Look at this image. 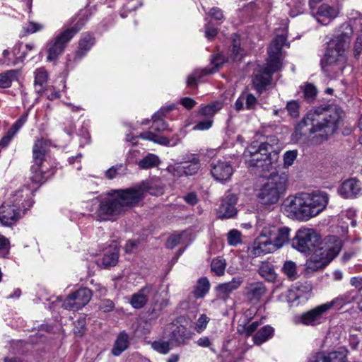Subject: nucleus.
I'll list each match as a JSON object with an SVG mask.
<instances>
[{
	"label": "nucleus",
	"instance_id": "obj_41",
	"mask_svg": "<svg viewBox=\"0 0 362 362\" xmlns=\"http://www.w3.org/2000/svg\"><path fill=\"white\" fill-rule=\"evenodd\" d=\"M48 79V74L46 69L40 67L35 71V85L42 87L47 83Z\"/></svg>",
	"mask_w": 362,
	"mask_h": 362
},
{
	"label": "nucleus",
	"instance_id": "obj_15",
	"mask_svg": "<svg viewBox=\"0 0 362 362\" xmlns=\"http://www.w3.org/2000/svg\"><path fill=\"white\" fill-rule=\"evenodd\" d=\"M92 292L87 288H83L70 294L63 302L62 306L66 310H78L90 300Z\"/></svg>",
	"mask_w": 362,
	"mask_h": 362
},
{
	"label": "nucleus",
	"instance_id": "obj_58",
	"mask_svg": "<svg viewBox=\"0 0 362 362\" xmlns=\"http://www.w3.org/2000/svg\"><path fill=\"white\" fill-rule=\"evenodd\" d=\"M225 59L224 57L220 54H217L214 56L211 59V64L214 66L215 69H209L207 68L209 70L213 71V73L218 70L219 67L224 63Z\"/></svg>",
	"mask_w": 362,
	"mask_h": 362
},
{
	"label": "nucleus",
	"instance_id": "obj_35",
	"mask_svg": "<svg viewBox=\"0 0 362 362\" xmlns=\"http://www.w3.org/2000/svg\"><path fill=\"white\" fill-rule=\"evenodd\" d=\"M223 107V105L220 102H214L208 105L201 107L199 110V115L202 116H206L208 117H212L214 115L218 112Z\"/></svg>",
	"mask_w": 362,
	"mask_h": 362
},
{
	"label": "nucleus",
	"instance_id": "obj_28",
	"mask_svg": "<svg viewBox=\"0 0 362 362\" xmlns=\"http://www.w3.org/2000/svg\"><path fill=\"white\" fill-rule=\"evenodd\" d=\"M173 110V107H168L165 109H161L157 113H155L152 117L153 123L151 128L156 132H164L168 129V124L163 120L161 115L165 110L166 112H170Z\"/></svg>",
	"mask_w": 362,
	"mask_h": 362
},
{
	"label": "nucleus",
	"instance_id": "obj_31",
	"mask_svg": "<svg viewBox=\"0 0 362 362\" xmlns=\"http://www.w3.org/2000/svg\"><path fill=\"white\" fill-rule=\"evenodd\" d=\"M354 299L355 298L352 295L351 292H346L334 298L331 301L325 303V304L329 310H331L334 307H338L340 308L342 306L353 302Z\"/></svg>",
	"mask_w": 362,
	"mask_h": 362
},
{
	"label": "nucleus",
	"instance_id": "obj_42",
	"mask_svg": "<svg viewBox=\"0 0 362 362\" xmlns=\"http://www.w3.org/2000/svg\"><path fill=\"white\" fill-rule=\"evenodd\" d=\"M283 272L291 280L296 279V264L293 261H286L283 266Z\"/></svg>",
	"mask_w": 362,
	"mask_h": 362
},
{
	"label": "nucleus",
	"instance_id": "obj_16",
	"mask_svg": "<svg viewBox=\"0 0 362 362\" xmlns=\"http://www.w3.org/2000/svg\"><path fill=\"white\" fill-rule=\"evenodd\" d=\"M327 305L322 303L314 308L302 313L298 317V322L306 326H316L325 322V315L329 311Z\"/></svg>",
	"mask_w": 362,
	"mask_h": 362
},
{
	"label": "nucleus",
	"instance_id": "obj_9",
	"mask_svg": "<svg viewBox=\"0 0 362 362\" xmlns=\"http://www.w3.org/2000/svg\"><path fill=\"white\" fill-rule=\"evenodd\" d=\"M28 196L26 189L25 197ZM23 189H19L7 199L0 206V221L4 226L15 223L21 217L23 209L25 207Z\"/></svg>",
	"mask_w": 362,
	"mask_h": 362
},
{
	"label": "nucleus",
	"instance_id": "obj_50",
	"mask_svg": "<svg viewBox=\"0 0 362 362\" xmlns=\"http://www.w3.org/2000/svg\"><path fill=\"white\" fill-rule=\"evenodd\" d=\"M10 251V241L3 235L0 234V252L2 257L6 258L8 257Z\"/></svg>",
	"mask_w": 362,
	"mask_h": 362
},
{
	"label": "nucleus",
	"instance_id": "obj_56",
	"mask_svg": "<svg viewBox=\"0 0 362 362\" xmlns=\"http://www.w3.org/2000/svg\"><path fill=\"white\" fill-rule=\"evenodd\" d=\"M115 308V303L110 299H104L100 301L99 309L104 313H108L113 310Z\"/></svg>",
	"mask_w": 362,
	"mask_h": 362
},
{
	"label": "nucleus",
	"instance_id": "obj_55",
	"mask_svg": "<svg viewBox=\"0 0 362 362\" xmlns=\"http://www.w3.org/2000/svg\"><path fill=\"white\" fill-rule=\"evenodd\" d=\"M183 235L184 234H178L170 236L166 242V247L169 249L174 248L181 243V239Z\"/></svg>",
	"mask_w": 362,
	"mask_h": 362
},
{
	"label": "nucleus",
	"instance_id": "obj_21",
	"mask_svg": "<svg viewBox=\"0 0 362 362\" xmlns=\"http://www.w3.org/2000/svg\"><path fill=\"white\" fill-rule=\"evenodd\" d=\"M361 182L356 178H350L342 182L339 194L345 199H353L361 194Z\"/></svg>",
	"mask_w": 362,
	"mask_h": 362
},
{
	"label": "nucleus",
	"instance_id": "obj_62",
	"mask_svg": "<svg viewBox=\"0 0 362 362\" xmlns=\"http://www.w3.org/2000/svg\"><path fill=\"white\" fill-rule=\"evenodd\" d=\"M14 136V132L9 130L6 134L1 139L0 146L5 148L6 147Z\"/></svg>",
	"mask_w": 362,
	"mask_h": 362
},
{
	"label": "nucleus",
	"instance_id": "obj_64",
	"mask_svg": "<svg viewBox=\"0 0 362 362\" xmlns=\"http://www.w3.org/2000/svg\"><path fill=\"white\" fill-rule=\"evenodd\" d=\"M180 103L185 108L190 110L195 105L196 102L192 98L186 97L180 100Z\"/></svg>",
	"mask_w": 362,
	"mask_h": 362
},
{
	"label": "nucleus",
	"instance_id": "obj_32",
	"mask_svg": "<svg viewBox=\"0 0 362 362\" xmlns=\"http://www.w3.org/2000/svg\"><path fill=\"white\" fill-rule=\"evenodd\" d=\"M258 273L268 281H273L276 279V273L273 265L270 262H262L259 267Z\"/></svg>",
	"mask_w": 362,
	"mask_h": 362
},
{
	"label": "nucleus",
	"instance_id": "obj_3",
	"mask_svg": "<svg viewBox=\"0 0 362 362\" xmlns=\"http://www.w3.org/2000/svg\"><path fill=\"white\" fill-rule=\"evenodd\" d=\"M329 202L328 194L322 191L299 192L284 202L285 209L296 219L308 221L321 213Z\"/></svg>",
	"mask_w": 362,
	"mask_h": 362
},
{
	"label": "nucleus",
	"instance_id": "obj_24",
	"mask_svg": "<svg viewBox=\"0 0 362 362\" xmlns=\"http://www.w3.org/2000/svg\"><path fill=\"white\" fill-rule=\"evenodd\" d=\"M169 336L171 344L177 346L185 344L190 339V332L183 325H173Z\"/></svg>",
	"mask_w": 362,
	"mask_h": 362
},
{
	"label": "nucleus",
	"instance_id": "obj_14",
	"mask_svg": "<svg viewBox=\"0 0 362 362\" xmlns=\"http://www.w3.org/2000/svg\"><path fill=\"white\" fill-rule=\"evenodd\" d=\"M284 35H277L272 42L268 49V64L273 71H279L281 67V54L284 45H288Z\"/></svg>",
	"mask_w": 362,
	"mask_h": 362
},
{
	"label": "nucleus",
	"instance_id": "obj_49",
	"mask_svg": "<svg viewBox=\"0 0 362 362\" xmlns=\"http://www.w3.org/2000/svg\"><path fill=\"white\" fill-rule=\"evenodd\" d=\"M298 151L296 150L288 151L284 155V165L286 168L293 165L296 159Z\"/></svg>",
	"mask_w": 362,
	"mask_h": 362
},
{
	"label": "nucleus",
	"instance_id": "obj_20",
	"mask_svg": "<svg viewBox=\"0 0 362 362\" xmlns=\"http://www.w3.org/2000/svg\"><path fill=\"white\" fill-rule=\"evenodd\" d=\"M243 283V278L235 276L231 281L218 284L216 287V296L218 299L226 301L230 295L234 291L238 289Z\"/></svg>",
	"mask_w": 362,
	"mask_h": 362
},
{
	"label": "nucleus",
	"instance_id": "obj_29",
	"mask_svg": "<svg viewBox=\"0 0 362 362\" xmlns=\"http://www.w3.org/2000/svg\"><path fill=\"white\" fill-rule=\"evenodd\" d=\"M274 329L269 325H266L259 329L253 336V341L256 345H261L272 337Z\"/></svg>",
	"mask_w": 362,
	"mask_h": 362
},
{
	"label": "nucleus",
	"instance_id": "obj_12",
	"mask_svg": "<svg viewBox=\"0 0 362 362\" xmlns=\"http://www.w3.org/2000/svg\"><path fill=\"white\" fill-rule=\"evenodd\" d=\"M82 24L76 23L74 26L68 28L59 34L47 45V60L55 62L64 52L68 42L81 29Z\"/></svg>",
	"mask_w": 362,
	"mask_h": 362
},
{
	"label": "nucleus",
	"instance_id": "obj_51",
	"mask_svg": "<svg viewBox=\"0 0 362 362\" xmlns=\"http://www.w3.org/2000/svg\"><path fill=\"white\" fill-rule=\"evenodd\" d=\"M242 52L243 50L240 48L239 41L235 40L231 49V55L234 61H240L242 59L243 56Z\"/></svg>",
	"mask_w": 362,
	"mask_h": 362
},
{
	"label": "nucleus",
	"instance_id": "obj_17",
	"mask_svg": "<svg viewBox=\"0 0 362 362\" xmlns=\"http://www.w3.org/2000/svg\"><path fill=\"white\" fill-rule=\"evenodd\" d=\"M276 71H273L269 66L268 62L265 67L256 71L252 77V85L255 89L261 94L270 84L272 74Z\"/></svg>",
	"mask_w": 362,
	"mask_h": 362
},
{
	"label": "nucleus",
	"instance_id": "obj_53",
	"mask_svg": "<svg viewBox=\"0 0 362 362\" xmlns=\"http://www.w3.org/2000/svg\"><path fill=\"white\" fill-rule=\"evenodd\" d=\"M122 165H117L115 166L111 167L105 171V175L107 178L112 180L115 178L118 175L122 174Z\"/></svg>",
	"mask_w": 362,
	"mask_h": 362
},
{
	"label": "nucleus",
	"instance_id": "obj_63",
	"mask_svg": "<svg viewBox=\"0 0 362 362\" xmlns=\"http://www.w3.org/2000/svg\"><path fill=\"white\" fill-rule=\"evenodd\" d=\"M209 14L216 20L220 21L223 18V14L222 11L216 7L212 8Z\"/></svg>",
	"mask_w": 362,
	"mask_h": 362
},
{
	"label": "nucleus",
	"instance_id": "obj_59",
	"mask_svg": "<svg viewBox=\"0 0 362 362\" xmlns=\"http://www.w3.org/2000/svg\"><path fill=\"white\" fill-rule=\"evenodd\" d=\"M22 47L21 44H17L13 48V54L15 57V60L12 62L11 63L15 65L17 64L19 62H22L25 57V54L18 56V52Z\"/></svg>",
	"mask_w": 362,
	"mask_h": 362
},
{
	"label": "nucleus",
	"instance_id": "obj_40",
	"mask_svg": "<svg viewBox=\"0 0 362 362\" xmlns=\"http://www.w3.org/2000/svg\"><path fill=\"white\" fill-rule=\"evenodd\" d=\"M226 263L225 259L220 257L215 258L211 264V270L218 276H222L224 274Z\"/></svg>",
	"mask_w": 362,
	"mask_h": 362
},
{
	"label": "nucleus",
	"instance_id": "obj_46",
	"mask_svg": "<svg viewBox=\"0 0 362 362\" xmlns=\"http://www.w3.org/2000/svg\"><path fill=\"white\" fill-rule=\"evenodd\" d=\"M185 167L183 165V163H176L173 165H170L168 167L167 170L171 173L174 177H180L185 174Z\"/></svg>",
	"mask_w": 362,
	"mask_h": 362
},
{
	"label": "nucleus",
	"instance_id": "obj_6",
	"mask_svg": "<svg viewBox=\"0 0 362 362\" xmlns=\"http://www.w3.org/2000/svg\"><path fill=\"white\" fill-rule=\"evenodd\" d=\"M291 229L288 227H277L271 226L264 228L262 233L269 238L259 240L258 245L252 247L251 253L254 255H260L272 252L278 248L289 243Z\"/></svg>",
	"mask_w": 362,
	"mask_h": 362
},
{
	"label": "nucleus",
	"instance_id": "obj_19",
	"mask_svg": "<svg viewBox=\"0 0 362 362\" xmlns=\"http://www.w3.org/2000/svg\"><path fill=\"white\" fill-rule=\"evenodd\" d=\"M213 177L221 182L229 180L233 173V168L229 162L217 160L211 165Z\"/></svg>",
	"mask_w": 362,
	"mask_h": 362
},
{
	"label": "nucleus",
	"instance_id": "obj_33",
	"mask_svg": "<svg viewBox=\"0 0 362 362\" xmlns=\"http://www.w3.org/2000/svg\"><path fill=\"white\" fill-rule=\"evenodd\" d=\"M19 75V71L16 69L8 70L0 74V87L8 88L12 81L16 80Z\"/></svg>",
	"mask_w": 362,
	"mask_h": 362
},
{
	"label": "nucleus",
	"instance_id": "obj_47",
	"mask_svg": "<svg viewBox=\"0 0 362 362\" xmlns=\"http://www.w3.org/2000/svg\"><path fill=\"white\" fill-rule=\"evenodd\" d=\"M299 107L300 105L297 100H291L287 103L286 109L291 117H297L299 116Z\"/></svg>",
	"mask_w": 362,
	"mask_h": 362
},
{
	"label": "nucleus",
	"instance_id": "obj_44",
	"mask_svg": "<svg viewBox=\"0 0 362 362\" xmlns=\"http://www.w3.org/2000/svg\"><path fill=\"white\" fill-rule=\"evenodd\" d=\"M241 233L236 230H230L227 235L228 243L231 246H236L242 241Z\"/></svg>",
	"mask_w": 362,
	"mask_h": 362
},
{
	"label": "nucleus",
	"instance_id": "obj_25",
	"mask_svg": "<svg viewBox=\"0 0 362 362\" xmlns=\"http://www.w3.org/2000/svg\"><path fill=\"white\" fill-rule=\"evenodd\" d=\"M257 104V98L251 93H243L235 103V108L237 111L244 109L253 110Z\"/></svg>",
	"mask_w": 362,
	"mask_h": 362
},
{
	"label": "nucleus",
	"instance_id": "obj_60",
	"mask_svg": "<svg viewBox=\"0 0 362 362\" xmlns=\"http://www.w3.org/2000/svg\"><path fill=\"white\" fill-rule=\"evenodd\" d=\"M212 124H213V121L211 119H206V120L201 121V122H198L194 127L193 129L194 130H200V131L206 130V129H209L212 126Z\"/></svg>",
	"mask_w": 362,
	"mask_h": 362
},
{
	"label": "nucleus",
	"instance_id": "obj_38",
	"mask_svg": "<svg viewBox=\"0 0 362 362\" xmlns=\"http://www.w3.org/2000/svg\"><path fill=\"white\" fill-rule=\"evenodd\" d=\"M159 164V158L153 154H148L139 162V166L141 169H148L157 166Z\"/></svg>",
	"mask_w": 362,
	"mask_h": 362
},
{
	"label": "nucleus",
	"instance_id": "obj_1",
	"mask_svg": "<svg viewBox=\"0 0 362 362\" xmlns=\"http://www.w3.org/2000/svg\"><path fill=\"white\" fill-rule=\"evenodd\" d=\"M343 117V110L336 105L317 107L298 123L292 138L297 142L320 144L338 129Z\"/></svg>",
	"mask_w": 362,
	"mask_h": 362
},
{
	"label": "nucleus",
	"instance_id": "obj_36",
	"mask_svg": "<svg viewBox=\"0 0 362 362\" xmlns=\"http://www.w3.org/2000/svg\"><path fill=\"white\" fill-rule=\"evenodd\" d=\"M213 73V71L205 68L202 70H195L187 79V86L193 88L197 86L198 80L202 76Z\"/></svg>",
	"mask_w": 362,
	"mask_h": 362
},
{
	"label": "nucleus",
	"instance_id": "obj_13",
	"mask_svg": "<svg viewBox=\"0 0 362 362\" xmlns=\"http://www.w3.org/2000/svg\"><path fill=\"white\" fill-rule=\"evenodd\" d=\"M158 288L152 284H147L132 295L129 303L134 309L144 308L149 300L156 305L158 303Z\"/></svg>",
	"mask_w": 362,
	"mask_h": 362
},
{
	"label": "nucleus",
	"instance_id": "obj_8",
	"mask_svg": "<svg viewBox=\"0 0 362 362\" xmlns=\"http://www.w3.org/2000/svg\"><path fill=\"white\" fill-rule=\"evenodd\" d=\"M50 146V141L46 139H37L33 147V163L31 166L30 180L33 183L40 184L47 180L51 174L48 175L44 163Z\"/></svg>",
	"mask_w": 362,
	"mask_h": 362
},
{
	"label": "nucleus",
	"instance_id": "obj_34",
	"mask_svg": "<svg viewBox=\"0 0 362 362\" xmlns=\"http://www.w3.org/2000/svg\"><path fill=\"white\" fill-rule=\"evenodd\" d=\"M210 288L209 281L206 278H201L198 280L197 285L195 286L193 291L194 296L197 298L204 297L209 291Z\"/></svg>",
	"mask_w": 362,
	"mask_h": 362
},
{
	"label": "nucleus",
	"instance_id": "obj_26",
	"mask_svg": "<svg viewBox=\"0 0 362 362\" xmlns=\"http://www.w3.org/2000/svg\"><path fill=\"white\" fill-rule=\"evenodd\" d=\"M308 362H346V359L342 353L334 351L327 355L315 354L310 358Z\"/></svg>",
	"mask_w": 362,
	"mask_h": 362
},
{
	"label": "nucleus",
	"instance_id": "obj_48",
	"mask_svg": "<svg viewBox=\"0 0 362 362\" xmlns=\"http://www.w3.org/2000/svg\"><path fill=\"white\" fill-rule=\"evenodd\" d=\"M209 320H210V319L209 317H207L206 315L202 314L199 317V318L196 322V325H195L196 331L198 333H202L206 328Z\"/></svg>",
	"mask_w": 362,
	"mask_h": 362
},
{
	"label": "nucleus",
	"instance_id": "obj_22",
	"mask_svg": "<svg viewBox=\"0 0 362 362\" xmlns=\"http://www.w3.org/2000/svg\"><path fill=\"white\" fill-rule=\"evenodd\" d=\"M238 198L236 195L230 194L227 195L221 202L218 209V215L221 218H229L235 216L237 213L235 204Z\"/></svg>",
	"mask_w": 362,
	"mask_h": 362
},
{
	"label": "nucleus",
	"instance_id": "obj_37",
	"mask_svg": "<svg viewBox=\"0 0 362 362\" xmlns=\"http://www.w3.org/2000/svg\"><path fill=\"white\" fill-rule=\"evenodd\" d=\"M183 165L185 167V174L186 176L193 175L196 174L200 168L199 160L197 157H193L192 159L184 161Z\"/></svg>",
	"mask_w": 362,
	"mask_h": 362
},
{
	"label": "nucleus",
	"instance_id": "obj_52",
	"mask_svg": "<svg viewBox=\"0 0 362 362\" xmlns=\"http://www.w3.org/2000/svg\"><path fill=\"white\" fill-rule=\"evenodd\" d=\"M317 95V89L312 84L305 85L303 90V96L304 98L308 100H313Z\"/></svg>",
	"mask_w": 362,
	"mask_h": 362
},
{
	"label": "nucleus",
	"instance_id": "obj_61",
	"mask_svg": "<svg viewBox=\"0 0 362 362\" xmlns=\"http://www.w3.org/2000/svg\"><path fill=\"white\" fill-rule=\"evenodd\" d=\"M217 35V29L213 27L210 23L205 26V36L209 40H212Z\"/></svg>",
	"mask_w": 362,
	"mask_h": 362
},
{
	"label": "nucleus",
	"instance_id": "obj_18",
	"mask_svg": "<svg viewBox=\"0 0 362 362\" xmlns=\"http://www.w3.org/2000/svg\"><path fill=\"white\" fill-rule=\"evenodd\" d=\"M267 288L261 281L247 282L244 288L243 296L251 304L258 303L265 295Z\"/></svg>",
	"mask_w": 362,
	"mask_h": 362
},
{
	"label": "nucleus",
	"instance_id": "obj_7",
	"mask_svg": "<svg viewBox=\"0 0 362 362\" xmlns=\"http://www.w3.org/2000/svg\"><path fill=\"white\" fill-rule=\"evenodd\" d=\"M287 181L288 175L285 173L272 172L267 182L257 191V197L263 204L276 203L286 190Z\"/></svg>",
	"mask_w": 362,
	"mask_h": 362
},
{
	"label": "nucleus",
	"instance_id": "obj_39",
	"mask_svg": "<svg viewBox=\"0 0 362 362\" xmlns=\"http://www.w3.org/2000/svg\"><path fill=\"white\" fill-rule=\"evenodd\" d=\"M170 341H165L163 340L155 341L151 344V347L156 351L162 354H167L170 351Z\"/></svg>",
	"mask_w": 362,
	"mask_h": 362
},
{
	"label": "nucleus",
	"instance_id": "obj_30",
	"mask_svg": "<svg viewBox=\"0 0 362 362\" xmlns=\"http://www.w3.org/2000/svg\"><path fill=\"white\" fill-rule=\"evenodd\" d=\"M129 335L125 332L119 333L114 344L112 349V354L114 356H119L129 347Z\"/></svg>",
	"mask_w": 362,
	"mask_h": 362
},
{
	"label": "nucleus",
	"instance_id": "obj_45",
	"mask_svg": "<svg viewBox=\"0 0 362 362\" xmlns=\"http://www.w3.org/2000/svg\"><path fill=\"white\" fill-rule=\"evenodd\" d=\"M259 326V322L258 321H255L248 325H244L241 328H238V332L244 335L245 337H248L251 336Z\"/></svg>",
	"mask_w": 362,
	"mask_h": 362
},
{
	"label": "nucleus",
	"instance_id": "obj_2",
	"mask_svg": "<svg viewBox=\"0 0 362 362\" xmlns=\"http://www.w3.org/2000/svg\"><path fill=\"white\" fill-rule=\"evenodd\" d=\"M148 185L142 182L139 185L124 189H115L98 200V206L95 212L98 221H107L118 216L128 209L137 204L148 192L153 194Z\"/></svg>",
	"mask_w": 362,
	"mask_h": 362
},
{
	"label": "nucleus",
	"instance_id": "obj_4",
	"mask_svg": "<svg viewBox=\"0 0 362 362\" xmlns=\"http://www.w3.org/2000/svg\"><path fill=\"white\" fill-rule=\"evenodd\" d=\"M354 32L353 28L348 23H344L340 28V33L329 44L328 48L322 59V68L330 76L341 74L346 64V50L349 46L350 38Z\"/></svg>",
	"mask_w": 362,
	"mask_h": 362
},
{
	"label": "nucleus",
	"instance_id": "obj_23",
	"mask_svg": "<svg viewBox=\"0 0 362 362\" xmlns=\"http://www.w3.org/2000/svg\"><path fill=\"white\" fill-rule=\"evenodd\" d=\"M339 14L337 8L328 4H322L315 13L317 22L322 25H327L332 20L334 19Z\"/></svg>",
	"mask_w": 362,
	"mask_h": 362
},
{
	"label": "nucleus",
	"instance_id": "obj_57",
	"mask_svg": "<svg viewBox=\"0 0 362 362\" xmlns=\"http://www.w3.org/2000/svg\"><path fill=\"white\" fill-rule=\"evenodd\" d=\"M44 25L39 23L30 21L25 27V30L28 33H34L42 30Z\"/></svg>",
	"mask_w": 362,
	"mask_h": 362
},
{
	"label": "nucleus",
	"instance_id": "obj_10",
	"mask_svg": "<svg viewBox=\"0 0 362 362\" xmlns=\"http://www.w3.org/2000/svg\"><path fill=\"white\" fill-rule=\"evenodd\" d=\"M247 151L252 156L251 163L254 166L262 168V171L276 170L279 152L272 144L264 142L257 149L255 146H250Z\"/></svg>",
	"mask_w": 362,
	"mask_h": 362
},
{
	"label": "nucleus",
	"instance_id": "obj_54",
	"mask_svg": "<svg viewBox=\"0 0 362 362\" xmlns=\"http://www.w3.org/2000/svg\"><path fill=\"white\" fill-rule=\"evenodd\" d=\"M356 39L354 47V53L355 57H358L362 51V28H361L356 34Z\"/></svg>",
	"mask_w": 362,
	"mask_h": 362
},
{
	"label": "nucleus",
	"instance_id": "obj_11",
	"mask_svg": "<svg viewBox=\"0 0 362 362\" xmlns=\"http://www.w3.org/2000/svg\"><path fill=\"white\" fill-rule=\"evenodd\" d=\"M320 236L313 228H301L297 230L291 240L292 247L302 253L315 252L319 247L323 245Z\"/></svg>",
	"mask_w": 362,
	"mask_h": 362
},
{
	"label": "nucleus",
	"instance_id": "obj_5",
	"mask_svg": "<svg viewBox=\"0 0 362 362\" xmlns=\"http://www.w3.org/2000/svg\"><path fill=\"white\" fill-rule=\"evenodd\" d=\"M341 249V241L335 236L329 237L306 262V272L313 273L323 269L339 254Z\"/></svg>",
	"mask_w": 362,
	"mask_h": 362
},
{
	"label": "nucleus",
	"instance_id": "obj_27",
	"mask_svg": "<svg viewBox=\"0 0 362 362\" xmlns=\"http://www.w3.org/2000/svg\"><path fill=\"white\" fill-rule=\"evenodd\" d=\"M119 259V248L116 245H110L101 259V264L104 267H114Z\"/></svg>",
	"mask_w": 362,
	"mask_h": 362
},
{
	"label": "nucleus",
	"instance_id": "obj_43",
	"mask_svg": "<svg viewBox=\"0 0 362 362\" xmlns=\"http://www.w3.org/2000/svg\"><path fill=\"white\" fill-rule=\"evenodd\" d=\"M94 44V40L90 35H86L79 42V52L82 54L88 51Z\"/></svg>",
	"mask_w": 362,
	"mask_h": 362
}]
</instances>
